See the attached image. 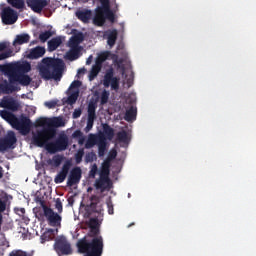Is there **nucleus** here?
<instances>
[{"label":"nucleus","instance_id":"obj_27","mask_svg":"<svg viewBox=\"0 0 256 256\" xmlns=\"http://www.w3.org/2000/svg\"><path fill=\"white\" fill-rule=\"evenodd\" d=\"M103 133L108 141H112L115 137V130L109 124H103Z\"/></svg>","mask_w":256,"mask_h":256},{"label":"nucleus","instance_id":"obj_2","mask_svg":"<svg viewBox=\"0 0 256 256\" xmlns=\"http://www.w3.org/2000/svg\"><path fill=\"white\" fill-rule=\"evenodd\" d=\"M65 122H63V118L55 117L49 119V127H44L41 130H37L36 133L33 134L35 136V140L38 145H43L47 143V141H53L57 136V130L55 127H64Z\"/></svg>","mask_w":256,"mask_h":256},{"label":"nucleus","instance_id":"obj_51","mask_svg":"<svg viewBox=\"0 0 256 256\" xmlns=\"http://www.w3.org/2000/svg\"><path fill=\"white\" fill-rule=\"evenodd\" d=\"M51 233L50 232H45L41 236V243H45L46 241H51Z\"/></svg>","mask_w":256,"mask_h":256},{"label":"nucleus","instance_id":"obj_55","mask_svg":"<svg viewBox=\"0 0 256 256\" xmlns=\"http://www.w3.org/2000/svg\"><path fill=\"white\" fill-rule=\"evenodd\" d=\"M45 106L48 107V109H55V107H57V102L48 101V102H45Z\"/></svg>","mask_w":256,"mask_h":256},{"label":"nucleus","instance_id":"obj_32","mask_svg":"<svg viewBox=\"0 0 256 256\" xmlns=\"http://www.w3.org/2000/svg\"><path fill=\"white\" fill-rule=\"evenodd\" d=\"M116 137L119 143H129V134L125 130L118 132Z\"/></svg>","mask_w":256,"mask_h":256},{"label":"nucleus","instance_id":"obj_4","mask_svg":"<svg viewBox=\"0 0 256 256\" xmlns=\"http://www.w3.org/2000/svg\"><path fill=\"white\" fill-rule=\"evenodd\" d=\"M32 142L36 147H45L48 153H59V151H65L69 147V137L66 134H60L54 142L47 140L43 145H39L35 136H32Z\"/></svg>","mask_w":256,"mask_h":256},{"label":"nucleus","instance_id":"obj_25","mask_svg":"<svg viewBox=\"0 0 256 256\" xmlns=\"http://www.w3.org/2000/svg\"><path fill=\"white\" fill-rule=\"evenodd\" d=\"M61 43H63L61 38L59 37L52 38L50 41H48V51L50 52L56 51L58 47L61 46Z\"/></svg>","mask_w":256,"mask_h":256},{"label":"nucleus","instance_id":"obj_31","mask_svg":"<svg viewBox=\"0 0 256 256\" xmlns=\"http://www.w3.org/2000/svg\"><path fill=\"white\" fill-rule=\"evenodd\" d=\"M115 43H117V30H112L108 34L107 44L109 45V47H113Z\"/></svg>","mask_w":256,"mask_h":256},{"label":"nucleus","instance_id":"obj_34","mask_svg":"<svg viewBox=\"0 0 256 256\" xmlns=\"http://www.w3.org/2000/svg\"><path fill=\"white\" fill-rule=\"evenodd\" d=\"M97 145V136L94 134H90L86 143H85V148L86 149H91Z\"/></svg>","mask_w":256,"mask_h":256},{"label":"nucleus","instance_id":"obj_13","mask_svg":"<svg viewBox=\"0 0 256 256\" xmlns=\"http://www.w3.org/2000/svg\"><path fill=\"white\" fill-rule=\"evenodd\" d=\"M15 143H17L15 132L8 133L6 137L0 139V153H4L7 149H15Z\"/></svg>","mask_w":256,"mask_h":256},{"label":"nucleus","instance_id":"obj_20","mask_svg":"<svg viewBox=\"0 0 256 256\" xmlns=\"http://www.w3.org/2000/svg\"><path fill=\"white\" fill-rule=\"evenodd\" d=\"M106 19H107V12L96 9V14L93 18L94 25H97V27H103L105 25Z\"/></svg>","mask_w":256,"mask_h":256},{"label":"nucleus","instance_id":"obj_11","mask_svg":"<svg viewBox=\"0 0 256 256\" xmlns=\"http://www.w3.org/2000/svg\"><path fill=\"white\" fill-rule=\"evenodd\" d=\"M1 19L4 25H14V23H17V19H19V16L17 15V12L13 10V8L8 6L3 8L1 13Z\"/></svg>","mask_w":256,"mask_h":256},{"label":"nucleus","instance_id":"obj_59","mask_svg":"<svg viewBox=\"0 0 256 256\" xmlns=\"http://www.w3.org/2000/svg\"><path fill=\"white\" fill-rule=\"evenodd\" d=\"M97 119V114L96 112H88V119L89 121H95Z\"/></svg>","mask_w":256,"mask_h":256},{"label":"nucleus","instance_id":"obj_15","mask_svg":"<svg viewBox=\"0 0 256 256\" xmlns=\"http://www.w3.org/2000/svg\"><path fill=\"white\" fill-rule=\"evenodd\" d=\"M82 171L79 167H75L70 171V175L67 180V186L73 187V185H77L79 181H81Z\"/></svg>","mask_w":256,"mask_h":256},{"label":"nucleus","instance_id":"obj_35","mask_svg":"<svg viewBox=\"0 0 256 256\" xmlns=\"http://www.w3.org/2000/svg\"><path fill=\"white\" fill-rule=\"evenodd\" d=\"M7 3L14 9H23L25 7V0H7Z\"/></svg>","mask_w":256,"mask_h":256},{"label":"nucleus","instance_id":"obj_57","mask_svg":"<svg viewBox=\"0 0 256 256\" xmlns=\"http://www.w3.org/2000/svg\"><path fill=\"white\" fill-rule=\"evenodd\" d=\"M72 137L74 139H80V137H83V132H81V130H76L73 132Z\"/></svg>","mask_w":256,"mask_h":256},{"label":"nucleus","instance_id":"obj_23","mask_svg":"<svg viewBox=\"0 0 256 256\" xmlns=\"http://www.w3.org/2000/svg\"><path fill=\"white\" fill-rule=\"evenodd\" d=\"M0 117L4 119V121H7V123H10L12 126L14 125L15 121H17V116H15L13 112H9L7 110H1Z\"/></svg>","mask_w":256,"mask_h":256},{"label":"nucleus","instance_id":"obj_56","mask_svg":"<svg viewBox=\"0 0 256 256\" xmlns=\"http://www.w3.org/2000/svg\"><path fill=\"white\" fill-rule=\"evenodd\" d=\"M54 161V165L56 167H59V165H61V162L63 161V158H61V156H56L53 158Z\"/></svg>","mask_w":256,"mask_h":256},{"label":"nucleus","instance_id":"obj_38","mask_svg":"<svg viewBox=\"0 0 256 256\" xmlns=\"http://www.w3.org/2000/svg\"><path fill=\"white\" fill-rule=\"evenodd\" d=\"M53 36V33L51 31H45L39 34V40L41 43H46L51 37Z\"/></svg>","mask_w":256,"mask_h":256},{"label":"nucleus","instance_id":"obj_1","mask_svg":"<svg viewBox=\"0 0 256 256\" xmlns=\"http://www.w3.org/2000/svg\"><path fill=\"white\" fill-rule=\"evenodd\" d=\"M63 69H65V62L59 58L46 57L43 58L39 65V73L45 81H61L63 77Z\"/></svg>","mask_w":256,"mask_h":256},{"label":"nucleus","instance_id":"obj_64","mask_svg":"<svg viewBox=\"0 0 256 256\" xmlns=\"http://www.w3.org/2000/svg\"><path fill=\"white\" fill-rule=\"evenodd\" d=\"M5 175V170H3V167L0 166V179Z\"/></svg>","mask_w":256,"mask_h":256},{"label":"nucleus","instance_id":"obj_36","mask_svg":"<svg viewBox=\"0 0 256 256\" xmlns=\"http://www.w3.org/2000/svg\"><path fill=\"white\" fill-rule=\"evenodd\" d=\"M107 150V142L105 139H100L98 142V155L99 157H103L105 155V151Z\"/></svg>","mask_w":256,"mask_h":256},{"label":"nucleus","instance_id":"obj_43","mask_svg":"<svg viewBox=\"0 0 256 256\" xmlns=\"http://www.w3.org/2000/svg\"><path fill=\"white\" fill-rule=\"evenodd\" d=\"M9 57H13V50L8 49L5 52L0 53V61H4V59H9Z\"/></svg>","mask_w":256,"mask_h":256},{"label":"nucleus","instance_id":"obj_46","mask_svg":"<svg viewBox=\"0 0 256 256\" xmlns=\"http://www.w3.org/2000/svg\"><path fill=\"white\" fill-rule=\"evenodd\" d=\"M96 159L94 152L87 153L85 156L86 163H93Z\"/></svg>","mask_w":256,"mask_h":256},{"label":"nucleus","instance_id":"obj_58","mask_svg":"<svg viewBox=\"0 0 256 256\" xmlns=\"http://www.w3.org/2000/svg\"><path fill=\"white\" fill-rule=\"evenodd\" d=\"M81 113H82L81 109H75L72 114L73 119H79V117H81Z\"/></svg>","mask_w":256,"mask_h":256},{"label":"nucleus","instance_id":"obj_62","mask_svg":"<svg viewBox=\"0 0 256 256\" xmlns=\"http://www.w3.org/2000/svg\"><path fill=\"white\" fill-rule=\"evenodd\" d=\"M117 157V151L111 152L108 156V158L111 160L115 159Z\"/></svg>","mask_w":256,"mask_h":256},{"label":"nucleus","instance_id":"obj_63","mask_svg":"<svg viewBox=\"0 0 256 256\" xmlns=\"http://www.w3.org/2000/svg\"><path fill=\"white\" fill-rule=\"evenodd\" d=\"M79 145H83V143H85V137H80L78 140Z\"/></svg>","mask_w":256,"mask_h":256},{"label":"nucleus","instance_id":"obj_9","mask_svg":"<svg viewBox=\"0 0 256 256\" xmlns=\"http://www.w3.org/2000/svg\"><path fill=\"white\" fill-rule=\"evenodd\" d=\"M41 207L44 211V215L47 218V221L52 225V227H55L57 225H61V215L58 213H55L53 209L49 208L47 205H45L44 201H41Z\"/></svg>","mask_w":256,"mask_h":256},{"label":"nucleus","instance_id":"obj_26","mask_svg":"<svg viewBox=\"0 0 256 256\" xmlns=\"http://www.w3.org/2000/svg\"><path fill=\"white\" fill-rule=\"evenodd\" d=\"M125 121H128V123H131V121H135L137 119V108L130 107L124 116Z\"/></svg>","mask_w":256,"mask_h":256},{"label":"nucleus","instance_id":"obj_7","mask_svg":"<svg viewBox=\"0 0 256 256\" xmlns=\"http://www.w3.org/2000/svg\"><path fill=\"white\" fill-rule=\"evenodd\" d=\"M103 203L101 202V197L97 195H92L89 197V203L86 205V213L91 215L92 213H97L99 217H103Z\"/></svg>","mask_w":256,"mask_h":256},{"label":"nucleus","instance_id":"obj_22","mask_svg":"<svg viewBox=\"0 0 256 256\" xmlns=\"http://www.w3.org/2000/svg\"><path fill=\"white\" fill-rule=\"evenodd\" d=\"M29 41H31V36H29V34H18L16 35L12 45L17 47V45H25V43H29Z\"/></svg>","mask_w":256,"mask_h":256},{"label":"nucleus","instance_id":"obj_42","mask_svg":"<svg viewBox=\"0 0 256 256\" xmlns=\"http://www.w3.org/2000/svg\"><path fill=\"white\" fill-rule=\"evenodd\" d=\"M82 82L79 80H74L70 87H69V91H79V87H81Z\"/></svg>","mask_w":256,"mask_h":256},{"label":"nucleus","instance_id":"obj_12","mask_svg":"<svg viewBox=\"0 0 256 256\" xmlns=\"http://www.w3.org/2000/svg\"><path fill=\"white\" fill-rule=\"evenodd\" d=\"M54 249L58 255H71L73 253L71 243L65 238L58 239L54 244Z\"/></svg>","mask_w":256,"mask_h":256},{"label":"nucleus","instance_id":"obj_41","mask_svg":"<svg viewBox=\"0 0 256 256\" xmlns=\"http://www.w3.org/2000/svg\"><path fill=\"white\" fill-rule=\"evenodd\" d=\"M109 91L104 90L101 94V98H100V103L101 105H105L107 104V102L109 101Z\"/></svg>","mask_w":256,"mask_h":256},{"label":"nucleus","instance_id":"obj_60","mask_svg":"<svg viewBox=\"0 0 256 256\" xmlns=\"http://www.w3.org/2000/svg\"><path fill=\"white\" fill-rule=\"evenodd\" d=\"M107 207L109 215H113V213H115L113 208V202H107Z\"/></svg>","mask_w":256,"mask_h":256},{"label":"nucleus","instance_id":"obj_6","mask_svg":"<svg viewBox=\"0 0 256 256\" xmlns=\"http://www.w3.org/2000/svg\"><path fill=\"white\" fill-rule=\"evenodd\" d=\"M102 85L106 89L111 88L112 91H119V86L121 85V77L115 76V70L113 68H108L105 71Z\"/></svg>","mask_w":256,"mask_h":256},{"label":"nucleus","instance_id":"obj_50","mask_svg":"<svg viewBox=\"0 0 256 256\" xmlns=\"http://www.w3.org/2000/svg\"><path fill=\"white\" fill-rule=\"evenodd\" d=\"M95 123V120H87V125L84 128L85 133H89L93 129V125Z\"/></svg>","mask_w":256,"mask_h":256},{"label":"nucleus","instance_id":"obj_37","mask_svg":"<svg viewBox=\"0 0 256 256\" xmlns=\"http://www.w3.org/2000/svg\"><path fill=\"white\" fill-rule=\"evenodd\" d=\"M79 53H81V48H72V50L68 53V59H70V61L79 59Z\"/></svg>","mask_w":256,"mask_h":256},{"label":"nucleus","instance_id":"obj_21","mask_svg":"<svg viewBox=\"0 0 256 256\" xmlns=\"http://www.w3.org/2000/svg\"><path fill=\"white\" fill-rule=\"evenodd\" d=\"M77 19H79V21H82V23H89V21L91 20L92 17V12L91 10H78L75 13Z\"/></svg>","mask_w":256,"mask_h":256},{"label":"nucleus","instance_id":"obj_45","mask_svg":"<svg viewBox=\"0 0 256 256\" xmlns=\"http://www.w3.org/2000/svg\"><path fill=\"white\" fill-rule=\"evenodd\" d=\"M83 155H85V150L79 149L75 154L76 163H81L83 161Z\"/></svg>","mask_w":256,"mask_h":256},{"label":"nucleus","instance_id":"obj_16","mask_svg":"<svg viewBox=\"0 0 256 256\" xmlns=\"http://www.w3.org/2000/svg\"><path fill=\"white\" fill-rule=\"evenodd\" d=\"M70 169H71V162L66 161L63 164L61 171L55 176L54 182L57 184L63 183V181L67 179V175H69Z\"/></svg>","mask_w":256,"mask_h":256},{"label":"nucleus","instance_id":"obj_40","mask_svg":"<svg viewBox=\"0 0 256 256\" xmlns=\"http://www.w3.org/2000/svg\"><path fill=\"white\" fill-rule=\"evenodd\" d=\"M109 173H110L109 166L108 165L103 166L101 171H100V178H102V179H111V178H109Z\"/></svg>","mask_w":256,"mask_h":256},{"label":"nucleus","instance_id":"obj_14","mask_svg":"<svg viewBox=\"0 0 256 256\" xmlns=\"http://www.w3.org/2000/svg\"><path fill=\"white\" fill-rule=\"evenodd\" d=\"M26 3L34 13H41L49 5V0H26Z\"/></svg>","mask_w":256,"mask_h":256},{"label":"nucleus","instance_id":"obj_30","mask_svg":"<svg viewBox=\"0 0 256 256\" xmlns=\"http://www.w3.org/2000/svg\"><path fill=\"white\" fill-rule=\"evenodd\" d=\"M14 212L16 213V215H19V217H21L22 221L26 224L29 225V217H27L25 215V208H14Z\"/></svg>","mask_w":256,"mask_h":256},{"label":"nucleus","instance_id":"obj_3","mask_svg":"<svg viewBox=\"0 0 256 256\" xmlns=\"http://www.w3.org/2000/svg\"><path fill=\"white\" fill-rule=\"evenodd\" d=\"M7 70L10 72V79L18 80L19 85H22L23 87H27L31 85V77L25 73H29L31 71V64H21L17 66H10L7 68Z\"/></svg>","mask_w":256,"mask_h":256},{"label":"nucleus","instance_id":"obj_17","mask_svg":"<svg viewBox=\"0 0 256 256\" xmlns=\"http://www.w3.org/2000/svg\"><path fill=\"white\" fill-rule=\"evenodd\" d=\"M0 107L8 109L9 111H18L19 103L13 99V97L3 98L0 102Z\"/></svg>","mask_w":256,"mask_h":256},{"label":"nucleus","instance_id":"obj_48","mask_svg":"<svg viewBox=\"0 0 256 256\" xmlns=\"http://www.w3.org/2000/svg\"><path fill=\"white\" fill-rule=\"evenodd\" d=\"M99 218L94 217V218H90L89 220V227L90 228H94V227H98L99 228Z\"/></svg>","mask_w":256,"mask_h":256},{"label":"nucleus","instance_id":"obj_53","mask_svg":"<svg viewBox=\"0 0 256 256\" xmlns=\"http://www.w3.org/2000/svg\"><path fill=\"white\" fill-rule=\"evenodd\" d=\"M74 39L78 42V44L83 43V40L85 39V36H83V33H78L73 36Z\"/></svg>","mask_w":256,"mask_h":256},{"label":"nucleus","instance_id":"obj_24","mask_svg":"<svg viewBox=\"0 0 256 256\" xmlns=\"http://www.w3.org/2000/svg\"><path fill=\"white\" fill-rule=\"evenodd\" d=\"M45 55V47L37 46L30 50L28 54L29 59H39Z\"/></svg>","mask_w":256,"mask_h":256},{"label":"nucleus","instance_id":"obj_61","mask_svg":"<svg viewBox=\"0 0 256 256\" xmlns=\"http://www.w3.org/2000/svg\"><path fill=\"white\" fill-rule=\"evenodd\" d=\"M7 49V42H0V53Z\"/></svg>","mask_w":256,"mask_h":256},{"label":"nucleus","instance_id":"obj_49","mask_svg":"<svg viewBox=\"0 0 256 256\" xmlns=\"http://www.w3.org/2000/svg\"><path fill=\"white\" fill-rule=\"evenodd\" d=\"M69 47H71V49L80 48L78 42L76 41V39L73 36L69 40Z\"/></svg>","mask_w":256,"mask_h":256},{"label":"nucleus","instance_id":"obj_47","mask_svg":"<svg viewBox=\"0 0 256 256\" xmlns=\"http://www.w3.org/2000/svg\"><path fill=\"white\" fill-rule=\"evenodd\" d=\"M55 209H57L58 213H63V202H61V198L56 199Z\"/></svg>","mask_w":256,"mask_h":256},{"label":"nucleus","instance_id":"obj_54","mask_svg":"<svg viewBox=\"0 0 256 256\" xmlns=\"http://www.w3.org/2000/svg\"><path fill=\"white\" fill-rule=\"evenodd\" d=\"M96 109H97V105H95V103L90 102V103L88 104V113H96V112H95Z\"/></svg>","mask_w":256,"mask_h":256},{"label":"nucleus","instance_id":"obj_18","mask_svg":"<svg viewBox=\"0 0 256 256\" xmlns=\"http://www.w3.org/2000/svg\"><path fill=\"white\" fill-rule=\"evenodd\" d=\"M94 187L104 193V191H109L113 187V182H111V179L99 178L95 181Z\"/></svg>","mask_w":256,"mask_h":256},{"label":"nucleus","instance_id":"obj_10","mask_svg":"<svg viewBox=\"0 0 256 256\" xmlns=\"http://www.w3.org/2000/svg\"><path fill=\"white\" fill-rule=\"evenodd\" d=\"M31 119L27 116H22L19 120V118L16 117V121H14V124L12 127L17 129V131L21 132L23 135H27L31 131Z\"/></svg>","mask_w":256,"mask_h":256},{"label":"nucleus","instance_id":"obj_8","mask_svg":"<svg viewBox=\"0 0 256 256\" xmlns=\"http://www.w3.org/2000/svg\"><path fill=\"white\" fill-rule=\"evenodd\" d=\"M100 230L99 227L90 228L89 236H84L83 238L79 239L76 243V247L79 250V243L81 241H84L85 243H93V241H97L98 243L102 244V255H103V249L105 247V244L103 242V236L99 235Z\"/></svg>","mask_w":256,"mask_h":256},{"label":"nucleus","instance_id":"obj_39","mask_svg":"<svg viewBox=\"0 0 256 256\" xmlns=\"http://www.w3.org/2000/svg\"><path fill=\"white\" fill-rule=\"evenodd\" d=\"M36 127H43V129H45V127H49V119L47 118H39L36 120Z\"/></svg>","mask_w":256,"mask_h":256},{"label":"nucleus","instance_id":"obj_19","mask_svg":"<svg viewBox=\"0 0 256 256\" xmlns=\"http://www.w3.org/2000/svg\"><path fill=\"white\" fill-rule=\"evenodd\" d=\"M100 3L101 6L96 9L99 11H104L107 14V19L113 23L115 21V14H113V11H111L109 0H100Z\"/></svg>","mask_w":256,"mask_h":256},{"label":"nucleus","instance_id":"obj_29","mask_svg":"<svg viewBox=\"0 0 256 256\" xmlns=\"http://www.w3.org/2000/svg\"><path fill=\"white\" fill-rule=\"evenodd\" d=\"M77 99H79V90L70 91V95L67 98L68 105H75Z\"/></svg>","mask_w":256,"mask_h":256},{"label":"nucleus","instance_id":"obj_44","mask_svg":"<svg viewBox=\"0 0 256 256\" xmlns=\"http://www.w3.org/2000/svg\"><path fill=\"white\" fill-rule=\"evenodd\" d=\"M9 256H33L31 253H27L22 250H13Z\"/></svg>","mask_w":256,"mask_h":256},{"label":"nucleus","instance_id":"obj_5","mask_svg":"<svg viewBox=\"0 0 256 256\" xmlns=\"http://www.w3.org/2000/svg\"><path fill=\"white\" fill-rule=\"evenodd\" d=\"M5 75L8 77L0 82V94L2 95H11V93H17L21 91V87L18 85V80L11 79V72L8 69L5 71Z\"/></svg>","mask_w":256,"mask_h":256},{"label":"nucleus","instance_id":"obj_28","mask_svg":"<svg viewBox=\"0 0 256 256\" xmlns=\"http://www.w3.org/2000/svg\"><path fill=\"white\" fill-rule=\"evenodd\" d=\"M109 57H111L110 51H104L100 53L96 58V65L103 67V63H105V61H107Z\"/></svg>","mask_w":256,"mask_h":256},{"label":"nucleus","instance_id":"obj_33","mask_svg":"<svg viewBox=\"0 0 256 256\" xmlns=\"http://www.w3.org/2000/svg\"><path fill=\"white\" fill-rule=\"evenodd\" d=\"M100 71H101V66H99L98 64L93 65L89 72V80L93 81V79H95V77L99 75Z\"/></svg>","mask_w":256,"mask_h":256},{"label":"nucleus","instance_id":"obj_52","mask_svg":"<svg viewBox=\"0 0 256 256\" xmlns=\"http://www.w3.org/2000/svg\"><path fill=\"white\" fill-rule=\"evenodd\" d=\"M97 171H98V168H97V164H94L89 172V175L92 179H95V176L97 175Z\"/></svg>","mask_w":256,"mask_h":256}]
</instances>
